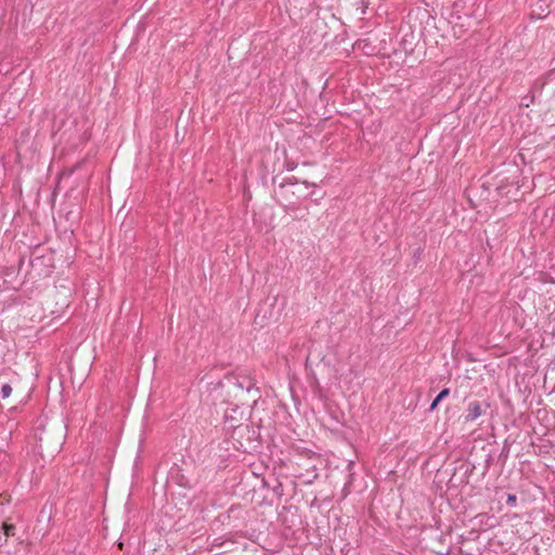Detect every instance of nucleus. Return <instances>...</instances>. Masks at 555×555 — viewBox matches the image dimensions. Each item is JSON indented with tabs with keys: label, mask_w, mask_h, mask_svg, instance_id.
I'll return each instance as SVG.
<instances>
[{
	"label": "nucleus",
	"mask_w": 555,
	"mask_h": 555,
	"mask_svg": "<svg viewBox=\"0 0 555 555\" xmlns=\"http://www.w3.org/2000/svg\"><path fill=\"white\" fill-rule=\"evenodd\" d=\"M221 387L228 388V395L238 398L244 392H250L254 383L249 377H237L236 375H227L220 383Z\"/></svg>",
	"instance_id": "obj_1"
},
{
	"label": "nucleus",
	"mask_w": 555,
	"mask_h": 555,
	"mask_svg": "<svg viewBox=\"0 0 555 555\" xmlns=\"http://www.w3.org/2000/svg\"><path fill=\"white\" fill-rule=\"evenodd\" d=\"M50 436L51 430L47 429L46 427L41 428L39 434H36L39 450L41 452L47 451L49 455H53L61 450L63 437L60 433L57 437L52 442H50Z\"/></svg>",
	"instance_id": "obj_2"
},
{
	"label": "nucleus",
	"mask_w": 555,
	"mask_h": 555,
	"mask_svg": "<svg viewBox=\"0 0 555 555\" xmlns=\"http://www.w3.org/2000/svg\"><path fill=\"white\" fill-rule=\"evenodd\" d=\"M489 408L490 404L488 402H480L478 400L469 401L466 405L465 414L463 415L464 423H474L485 415Z\"/></svg>",
	"instance_id": "obj_3"
},
{
	"label": "nucleus",
	"mask_w": 555,
	"mask_h": 555,
	"mask_svg": "<svg viewBox=\"0 0 555 555\" xmlns=\"http://www.w3.org/2000/svg\"><path fill=\"white\" fill-rule=\"evenodd\" d=\"M449 393H450L449 388H444V389H442V390L439 392V395L435 398V400L431 402V404H430V406H429V410H430V411H434V410L437 408V405L439 404V402H440L441 400H443L446 397H448V396H449Z\"/></svg>",
	"instance_id": "obj_4"
},
{
	"label": "nucleus",
	"mask_w": 555,
	"mask_h": 555,
	"mask_svg": "<svg viewBox=\"0 0 555 555\" xmlns=\"http://www.w3.org/2000/svg\"><path fill=\"white\" fill-rule=\"evenodd\" d=\"M2 530L7 537H13L15 534V526L4 521L2 524Z\"/></svg>",
	"instance_id": "obj_5"
},
{
	"label": "nucleus",
	"mask_w": 555,
	"mask_h": 555,
	"mask_svg": "<svg viewBox=\"0 0 555 555\" xmlns=\"http://www.w3.org/2000/svg\"><path fill=\"white\" fill-rule=\"evenodd\" d=\"M12 393V387L9 385V384H4L2 387H1V396L3 399H7L11 396Z\"/></svg>",
	"instance_id": "obj_6"
},
{
	"label": "nucleus",
	"mask_w": 555,
	"mask_h": 555,
	"mask_svg": "<svg viewBox=\"0 0 555 555\" xmlns=\"http://www.w3.org/2000/svg\"><path fill=\"white\" fill-rule=\"evenodd\" d=\"M516 501H517V498H516L515 494H508L507 495L506 503L508 505H514L516 503Z\"/></svg>",
	"instance_id": "obj_7"
}]
</instances>
